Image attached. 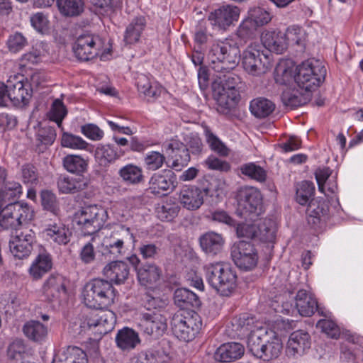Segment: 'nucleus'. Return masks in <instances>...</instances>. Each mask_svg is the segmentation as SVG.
<instances>
[{
  "mask_svg": "<svg viewBox=\"0 0 363 363\" xmlns=\"http://www.w3.org/2000/svg\"><path fill=\"white\" fill-rule=\"evenodd\" d=\"M282 344L278 337L274 336L271 340L267 338L264 345L262 355H259V359L269 361L277 358L280 354Z\"/></svg>",
  "mask_w": 363,
  "mask_h": 363,
  "instance_id": "47",
  "label": "nucleus"
},
{
  "mask_svg": "<svg viewBox=\"0 0 363 363\" xmlns=\"http://www.w3.org/2000/svg\"><path fill=\"white\" fill-rule=\"evenodd\" d=\"M41 202L43 208L57 216L60 211V208L55 195L50 191H43L41 192Z\"/></svg>",
  "mask_w": 363,
  "mask_h": 363,
  "instance_id": "60",
  "label": "nucleus"
},
{
  "mask_svg": "<svg viewBox=\"0 0 363 363\" xmlns=\"http://www.w3.org/2000/svg\"><path fill=\"white\" fill-rule=\"evenodd\" d=\"M0 226L5 230H16L18 228L22 225L21 221H17L15 218H12V213H16L17 210L14 208L11 211H4L3 207L0 208Z\"/></svg>",
  "mask_w": 363,
  "mask_h": 363,
  "instance_id": "58",
  "label": "nucleus"
},
{
  "mask_svg": "<svg viewBox=\"0 0 363 363\" xmlns=\"http://www.w3.org/2000/svg\"><path fill=\"white\" fill-rule=\"evenodd\" d=\"M122 153L110 145H99L95 150V158L99 165L108 166L118 159Z\"/></svg>",
  "mask_w": 363,
  "mask_h": 363,
  "instance_id": "35",
  "label": "nucleus"
},
{
  "mask_svg": "<svg viewBox=\"0 0 363 363\" xmlns=\"http://www.w3.org/2000/svg\"><path fill=\"white\" fill-rule=\"evenodd\" d=\"M262 43L267 50L277 54L283 53L288 46L284 33L280 30H265L262 33Z\"/></svg>",
  "mask_w": 363,
  "mask_h": 363,
  "instance_id": "25",
  "label": "nucleus"
},
{
  "mask_svg": "<svg viewBox=\"0 0 363 363\" xmlns=\"http://www.w3.org/2000/svg\"><path fill=\"white\" fill-rule=\"evenodd\" d=\"M164 147L169 159L172 161V168L179 171L188 164L191 157L189 149L184 144L177 140H172Z\"/></svg>",
  "mask_w": 363,
  "mask_h": 363,
  "instance_id": "20",
  "label": "nucleus"
},
{
  "mask_svg": "<svg viewBox=\"0 0 363 363\" xmlns=\"http://www.w3.org/2000/svg\"><path fill=\"white\" fill-rule=\"evenodd\" d=\"M169 357L162 352L155 351L149 354L133 357L128 363H168Z\"/></svg>",
  "mask_w": 363,
  "mask_h": 363,
  "instance_id": "52",
  "label": "nucleus"
},
{
  "mask_svg": "<svg viewBox=\"0 0 363 363\" xmlns=\"http://www.w3.org/2000/svg\"><path fill=\"white\" fill-rule=\"evenodd\" d=\"M82 295L87 307L103 309L114 303L116 289L108 280L93 279L85 284Z\"/></svg>",
  "mask_w": 363,
  "mask_h": 363,
  "instance_id": "2",
  "label": "nucleus"
},
{
  "mask_svg": "<svg viewBox=\"0 0 363 363\" xmlns=\"http://www.w3.org/2000/svg\"><path fill=\"white\" fill-rule=\"evenodd\" d=\"M206 140L211 148L221 156H228L229 149L213 133L206 131Z\"/></svg>",
  "mask_w": 363,
  "mask_h": 363,
  "instance_id": "64",
  "label": "nucleus"
},
{
  "mask_svg": "<svg viewBox=\"0 0 363 363\" xmlns=\"http://www.w3.org/2000/svg\"><path fill=\"white\" fill-rule=\"evenodd\" d=\"M311 347V337L308 333L298 330L292 333L288 340L286 354L290 358H298L304 354Z\"/></svg>",
  "mask_w": 363,
  "mask_h": 363,
  "instance_id": "18",
  "label": "nucleus"
},
{
  "mask_svg": "<svg viewBox=\"0 0 363 363\" xmlns=\"http://www.w3.org/2000/svg\"><path fill=\"white\" fill-rule=\"evenodd\" d=\"M52 363H88L86 354L81 348L69 346L59 352Z\"/></svg>",
  "mask_w": 363,
  "mask_h": 363,
  "instance_id": "31",
  "label": "nucleus"
},
{
  "mask_svg": "<svg viewBox=\"0 0 363 363\" xmlns=\"http://www.w3.org/2000/svg\"><path fill=\"white\" fill-rule=\"evenodd\" d=\"M231 71L215 72L216 74L212 84L213 98L217 101L218 111L223 113L234 108L240 99L236 87L241 83V79Z\"/></svg>",
  "mask_w": 363,
  "mask_h": 363,
  "instance_id": "1",
  "label": "nucleus"
},
{
  "mask_svg": "<svg viewBox=\"0 0 363 363\" xmlns=\"http://www.w3.org/2000/svg\"><path fill=\"white\" fill-rule=\"evenodd\" d=\"M145 26L146 20L145 17L138 16L134 18L125 29L124 42L130 45L138 42Z\"/></svg>",
  "mask_w": 363,
  "mask_h": 363,
  "instance_id": "36",
  "label": "nucleus"
},
{
  "mask_svg": "<svg viewBox=\"0 0 363 363\" xmlns=\"http://www.w3.org/2000/svg\"><path fill=\"white\" fill-rule=\"evenodd\" d=\"M21 192V186L19 183L8 182L0 189V208L6 205V203L16 202L15 200L19 198Z\"/></svg>",
  "mask_w": 363,
  "mask_h": 363,
  "instance_id": "43",
  "label": "nucleus"
},
{
  "mask_svg": "<svg viewBox=\"0 0 363 363\" xmlns=\"http://www.w3.org/2000/svg\"><path fill=\"white\" fill-rule=\"evenodd\" d=\"M296 307L302 316L312 315L318 308L316 299L305 290H299L296 296Z\"/></svg>",
  "mask_w": 363,
  "mask_h": 363,
  "instance_id": "32",
  "label": "nucleus"
},
{
  "mask_svg": "<svg viewBox=\"0 0 363 363\" xmlns=\"http://www.w3.org/2000/svg\"><path fill=\"white\" fill-rule=\"evenodd\" d=\"M60 13L65 16L74 17L84 11V0H57Z\"/></svg>",
  "mask_w": 363,
  "mask_h": 363,
  "instance_id": "44",
  "label": "nucleus"
},
{
  "mask_svg": "<svg viewBox=\"0 0 363 363\" xmlns=\"http://www.w3.org/2000/svg\"><path fill=\"white\" fill-rule=\"evenodd\" d=\"M174 300L175 304L182 308H197L201 305L199 296L186 288L177 289L174 291Z\"/></svg>",
  "mask_w": 363,
  "mask_h": 363,
  "instance_id": "37",
  "label": "nucleus"
},
{
  "mask_svg": "<svg viewBox=\"0 0 363 363\" xmlns=\"http://www.w3.org/2000/svg\"><path fill=\"white\" fill-rule=\"evenodd\" d=\"M201 320L198 313L184 314L178 311L170 319L173 334L180 340L189 342L194 340L201 328Z\"/></svg>",
  "mask_w": 363,
  "mask_h": 363,
  "instance_id": "8",
  "label": "nucleus"
},
{
  "mask_svg": "<svg viewBox=\"0 0 363 363\" xmlns=\"http://www.w3.org/2000/svg\"><path fill=\"white\" fill-rule=\"evenodd\" d=\"M258 43H251L243 52L242 64L244 69L250 74L259 76L269 69V60Z\"/></svg>",
  "mask_w": 363,
  "mask_h": 363,
  "instance_id": "10",
  "label": "nucleus"
},
{
  "mask_svg": "<svg viewBox=\"0 0 363 363\" xmlns=\"http://www.w3.org/2000/svg\"><path fill=\"white\" fill-rule=\"evenodd\" d=\"M62 163L67 171L77 174L85 172L88 167L87 160L76 155H67L63 158Z\"/></svg>",
  "mask_w": 363,
  "mask_h": 363,
  "instance_id": "45",
  "label": "nucleus"
},
{
  "mask_svg": "<svg viewBox=\"0 0 363 363\" xmlns=\"http://www.w3.org/2000/svg\"><path fill=\"white\" fill-rule=\"evenodd\" d=\"M257 27L262 26L271 21V15L264 9L257 7L250 9L247 16Z\"/></svg>",
  "mask_w": 363,
  "mask_h": 363,
  "instance_id": "61",
  "label": "nucleus"
},
{
  "mask_svg": "<svg viewBox=\"0 0 363 363\" xmlns=\"http://www.w3.org/2000/svg\"><path fill=\"white\" fill-rule=\"evenodd\" d=\"M10 102L16 106L26 105L32 96L30 84L23 76L14 75L7 80Z\"/></svg>",
  "mask_w": 363,
  "mask_h": 363,
  "instance_id": "14",
  "label": "nucleus"
},
{
  "mask_svg": "<svg viewBox=\"0 0 363 363\" xmlns=\"http://www.w3.org/2000/svg\"><path fill=\"white\" fill-rule=\"evenodd\" d=\"M137 87L138 91L143 94L148 101H154L157 99L162 89L157 84H152L147 77L140 75L137 78Z\"/></svg>",
  "mask_w": 363,
  "mask_h": 363,
  "instance_id": "40",
  "label": "nucleus"
},
{
  "mask_svg": "<svg viewBox=\"0 0 363 363\" xmlns=\"http://www.w3.org/2000/svg\"><path fill=\"white\" fill-rule=\"evenodd\" d=\"M241 173L259 182H264L267 179L266 170L254 162L244 164L240 167Z\"/></svg>",
  "mask_w": 363,
  "mask_h": 363,
  "instance_id": "49",
  "label": "nucleus"
},
{
  "mask_svg": "<svg viewBox=\"0 0 363 363\" xmlns=\"http://www.w3.org/2000/svg\"><path fill=\"white\" fill-rule=\"evenodd\" d=\"M139 325L141 330L152 339L162 337L167 328L166 318L158 311L142 313Z\"/></svg>",
  "mask_w": 363,
  "mask_h": 363,
  "instance_id": "12",
  "label": "nucleus"
},
{
  "mask_svg": "<svg viewBox=\"0 0 363 363\" xmlns=\"http://www.w3.org/2000/svg\"><path fill=\"white\" fill-rule=\"evenodd\" d=\"M257 238L262 242H272L275 239L277 225L272 218L260 219L256 223Z\"/></svg>",
  "mask_w": 363,
  "mask_h": 363,
  "instance_id": "41",
  "label": "nucleus"
},
{
  "mask_svg": "<svg viewBox=\"0 0 363 363\" xmlns=\"http://www.w3.org/2000/svg\"><path fill=\"white\" fill-rule=\"evenodd\" d=\"M7 355L9 359L16 361H26V345L23 340L16 339L9 344L7 349Z\"/></svg>",
  "mask_w": 363,
  "mask_h": 363,
  "instance_id": "53",
  "label": "nucleus"
},
{
  "mask_svg": "<svg viewBox=\"0 0 363 363\" xmlns=\"http://www.w3.org/2000/svg\"><path fill=\"white\" fill-rule=\"evenodd\" d=\"M107 218L108 213L104 208L90 205L77 211L73 221L84 235H92L102 228Z\"/></svg>",
  "mask_w": 363,
  "mask_h": 363,
  "instance_id": "6",
  "label": "nucleus"
},
{
  "mask_svg": "<svg viewBox=\"0 0 363 363\" xmlns=\"http://www.w3.org/2000/svg\"><path fill=\"white\" fill-rule=\"evenodd\" d=\"M61 145L65 147L79 150H86L88 146V143L81 137L67 132L62 133Z\"/></svg>",
  "mask_w": 363,
  "mask_h": 363,
  "instance_id": "54",
  "label": "nucleus"
},
{
  "mask_svg": "<svg viewBox=\"0 0 363 363\" xmlns=\"http://www.w3.org/2000/svg\"><path fill=\"white\" fill-rule=\"evenodd\" d=\"M115 323V314L111 311L99 312L97 333L100 335L108 333L114 328Z\"/></svg>",
  "mask_w": 363,
  "mask_h": 363,
  "instance_id": "50",
  "label": "nucleus"
},
{
  "mask_svg": "<svg viewBox=\"0 0 363 363\" xmlns=\"http://www.w3.org/2000/svg\"><path fill=\"white\" fill-rule=\"evenodd\" d=\"M44 233L48 240L59 245H67L72 235L69 229L59 218L50 220L45 225Z\"/></svg>",
  "mask_w": 363,
  "mask_h": 363,
  "instance_id": "19",
  "label": "nucleus"
},
{
  "mask_svg": "<svg viewBox=\"0 0 363 363\" xmlns=\"http://www.w3.org/2000/svg\"><path fill=\"white\" fill-rule=\"evenodd\" d=\"M199 243L206 254L216 255L222 251L225 239L221 234L209 231L200 237Z\"/></svg>",
  "mask_w": 363,
  "mask_h": 363,
  "instance_id": "27",
  "label": "nucleus"
},
{
  "mask_svg": "<svg viewBox=\"0 0 363 363\" xmlns=\"http://www.w3.org/2000/svg\"><path fill=\"white\" fill-rule=\"evenodd\" d=\"M235 321L238 329H240L243 333L251 334L254 331H257V328H262L257 326L255 318L247 313L240 315Z\"/></svg>",
  "mask_w": 363,
  "mask_h": 363,
  "instance_id": "57",
  "label": "nucleus"
},
{
  "mask_svg": "<svg viewBox=\"0 0 363 363\" xmlns=\"http://www.w3.org/2000/svg\"><path fill=\"white\" fill-rule=\"evenodd\" d=\"M23 332L30 340L41 342L48 335V328L38 320H29L24 324Z\"/></svg>",
  "mask_w": 363,
  "mask_h": 363,
  "instance_id": "33",
  "label": "nucleus"
},
{
  "mask_svg": "<svg viewBox=\"0 0 363 363\" xmlns=\"http://www.w3.org/2000/svg\"><path fill=\"white\" fill-rule=\"evenodd\" d=\"M207 190L196 186H184L179 192V201L181 205L189 211L199 209L203 203L204 196Z\"/></svg>",
  "mask_w": 363,
  "mask_h": 363,
  "instance_id": "21",
  "label": "nucleus"
},
{
  "mask_svg": "<svg viewBox=\"0 0 363 363\" xmlns=\"http://www.w3.org/2000/svg\"><path fill=\"white\" fill-rule=\"evenodd\" d=\"M315 188L313 182L303 181L297 184L296 201L302 206L308 204L312 199H314L313 197L315 194Z\"/></svg>",
  "mask_w": 363,
  "mask_h": 363,
  "instance_id": "46",
  "label": "nucleus"
},
{
  "mask_svg": "<svg viewBox=\"0 0 363 363\" xmlns=\"http://www.w3.org/2000/svg\"><path fill=\"white\" fill-rule=\"evenodd\" d=\"M245 353L244 346L238 342L221 345L215 352L214 358L220 362H232L240 359Z\"/></svg>",
  "mask_w": 363,
  "mask_h": 363,
  "instance_id": "24",
  "label": "nucleus"
},
{
  "mask_svg": "<svg viewBox=\"0 0 363 363\" xmlns=\"http://www.w3.org/2000/svg\"><path fill=\"white\" fill-rule=\"evenodd\" d=\"M103 274L106 280L110 283L122 284L128 278L130 268L128 264L123 261H113L107 264L103 269Z\"/></svg>",
  "mask_w": 363,
  "mask_h": 363,
  "instance_id": "22",
  "label": "nucleus"
},
{
  "mask_svg": "<svg viewBox=\"0 0 363 363\" xmlns=\"http://www.w3.org/2000/svg\"><path fill=\"white\" fill-rule=\"evenodd\" d=\"M35 233L31 230L21 231L9 241V248L13 255L22 259L27 258L33 250Z\"/></svg>",
  "mask_w": 363,
  "mask_h": 363,
  "instance_id": "15",
  "label": "nucleus"
},
{
  "mask_svg": "<svg viewBox=\"0 0 363 363\" xmlns=\"http://www.w3.org/2000/svg\"><path fill=\"white\" fill-rule=\"evenodd\" d=\"M267 332L265 328H257L249 334L247 339V348L250 353L257 358L262 355V350L266 339H267Z\"/></svg>",
  "mask_w": 363,
  "mask_h": 363,
  "instance_id": "38",
  "label": "nucleus"
},
{
  "mask_svg": "<svg viewBox=\"0 0 363 363\" xmlns=\"http://www.w3.org/2000/svg\"><path fill=\"white\" fill-rule=\"evenodd\" d=\"M42 293L45 301H59L61 296L66 293L65 278L59 274H50L43 285Z\"/></svg>",
  "mask_w": 363,
  "mask_h": 363,
  "instance_id": "17",
  "label": "nucleus"
},
{
  "mask_svg": "<svg viewBox=\"0 0 363 363\" xmlns=\"http://www.w3.org/2000/svg\"><path fill=\"white\" fill-rule=\"evenodd\" d=\"M104 48V41L91 33L79 35L74 41L72 50L75 57L81 61H89L99 56Z\"/></svg>",
  "mask_w": 363,
  "mask_h": 363,
  "instance_id": "9",
  "label": "nucleus"
},
{
  "mask_svg": "<svg viewBox=\"0 0 363 363\" xmlns=\"http://www.w3.org/2000/svg\"><path fill=\"white\" fill-rule=\"evenodd\" d=\"M137 274L141 285L152 288L160 281L162 270L155 264L146 263L137 269Z\"/></svg>",
  "mask_w": 363,
  "mask_h": 363,
  "instance_id": "29",
  "label": "nucleus"
},
{
  "mask_svg": "<svg viewBox=\"0 0 363 363\" xmlns=\"http://www.w3.org/2000/svg\"><path fill=\"white\" fill-rule=\"evenodd\" d=\"M295 81L298 86L306 91L318 87L326 75V69L321 62L308 59L297 67Z\"/></svg>",
  "mask_w": 363,
  "mask_h": 363,
  "instance_id": "7",
  "label": "nucleus"
},
{
  "mask_svg": "<svg viewBox=\"0 0 363 363\" xmlns=\"http://www.w3.org/2000/svg\"><path fill=\"white\" fill-rule=\"evenodd\" d=\"M67 115V109L62 101L56 99L53 101L51 109L49 112V118L55 121L57 126L63 130L62 121Z\"/></svg>",
  "mask_w": 363,
  "mask_h": 363,
  "instance_id": "55",
  "label": "nucleus"
},
{
  "mask_svg": "<svg viewBox=\"0 0 363 363\" xmlns=\"http://www.w3.org/2000/svg\"><path fill=\"white\" fill-rule=\"evenodd\" d=\"M6 45L10 52L16 53L23 49L27 45V40L22 33L16 32L9 35Z\"/></svg>",
  "mask_w": 363,
  "mask_h": 363,
  "instance_id": "63",
  "label": "nucleus"
},
{
  "mask_svg": "<svg viewBox=\"0 0 363 363\" xmlns=\"http://www.w3.org/2000/svg\"><path fill=\"white\" fill-rule=\"evenodd\" d=\"M206 277L211 286L223 296H230L237 286V275L228 265L220 262L206 267Z\"/></svg>",
  "mask_w": 363,
  "mask_h": 363,
  "instance_id": "5",
  "label": "nucleus"
},
{
  "mask_svg": "<svg viewBox=\"0 0 363 363\" xmlns=\"http://www.w3.org/2000/svg\"><path fill=\"white\" fill-rule=\"evenodd\" d=\"M165 157L162 153L151 151L145 157V164L147 169L155 171L161 168L165 162Z\"/></svg>",
  "mask_w": 363,
  "mask_h": 363,
  "instance_id": "59",
  "label": "nucleus"
},
{
  "mask_svg": "<svg viewBox=\"0 0 363 363\" xmlns=\"http://www.w3.org/2000/svg\"><path fill=\"white\" fill-rule=\"evenodd\" d=\"M231 257L238 267L251 270L257 264L258 256L254 245L246 241H239L231 247Z\"/></svg>",
  "mask_w": 363,
  "mask_h": 363,
  "instance_id": "11",
  "label": "nucleus"
},
{
  "mask_svg": "<svg viewBox=\"0 0 363 363\" xmlns=\"http://www.w3.org/2000/svg\"><path fill=\"white\" fill-rule=\"evenodd\" d=\"M14 208L16 212L12 213V218H15L17 221H21L23 225L32 220L34 218V211L28 203L25 202H11L3 206L4 211H11Z\"/></svg>",
  "mask_w": 363,
  "mask_h": 363,
  "instance_id": "34",
  "label": "nucleus"
},
{
  "mask_svg": "<svg viewBox=\"0 0 363 363\" xmlns=\"http://www.w3.org/2000/svg\"><path fill=\"white\" fill-rule=\"evenodd\" d=\"M281 99L286 106L292 108L306 104V99L299 94L298 91H285L282 94Z\"/></svg>",
  "mask_w": 363,
  "mask_h": 363,
  "instance_id": "62",
  "label": "nucleus"
},
{
  "mask_svg": "<svg viewBox=\"0 0 363 363\" xmlns=\"http://www.w3.org/2000/svg\"><path fill=\"white\" fill-rule=\"evenodd\" d=\"M119 175L123 180L130 184L140 183L143 180V170L134 164H127L119 170Z\"/></svg>",
  "mask_w": 363,
  "mask_h": 363,
  "instance_id": "48",
  "label": "nucleus"
},
{
  "mask_svg": "<svg viewBox=\"0 0 363 363\" xmlns=\"http://www.w3.org/2000/svg\"><path fill=\"white\" fill-rule=\"evenodd\" d=\"M238 204L245 213L258 216L262 208V196L260 191L254 187H244L238 193Z\"/></svg>",
  "mask_w": 363,
  "mask_h": 363,
  "instance_id": "16",
  "label": "nucleus"
},
{
  "mask_svg": "<svg viewBox=\"0 0 363 363\" xmlns=\"http://www.w3.org/2000/svg\"><path fill=\"white\" fill-rule=\"evenodd\" d=\"M240 14L238 6L225 4L211 11L208 16L211 25L220 30H227L237 22Z\"/></svg>",
  "mask_w": 363,
  "mask_h": 363,
  "instance_id": "13",
  "label": "nucleus"
},
{
  "mask_svg": "<svg viewBox=\"0 0 363 363\" xmlns=\"http://www.w3.org/2000/svg\"><path fill=\"white\" fill-rule=\"evenodd\" d=\"M284 35L288 44L298 45H304L307 37L305 30L295 25L288 27Z\"/></svg>",
  "mask_w": 363,
  "mask_h": 363,
  "instance_id": "51",
  "label": "nucleus"
},
{
  "mask_svg": "<svg viewBox=\"0 0 363 363\" xmlns=\"http://www.w3.org/2000/svg\"><path fill=\"white\" fill-rule=\"evenodd\" d=\"M115 341L117 347L123 352H129L140 343L138 333L128 327L118 330Z\"/></svg>",
  "mask_w": 363,
  "mask_h": 363,
  "instance_id": "30",
  "label": "nucleus"
},
{
  "mask_svg": "<svg viewBox=\"0 0 363 363\" xmlns=\"http://www.w3.org/2000/svg\"><path fill=\"white\" fill-rule=\"evenodd\" d=\"M275 104L270 100L258 97L251 101L250 110L252 115L259 118L269 116L274 110Z\"/></svg>",
  "mask_w": 363,
  "mask_h": 363,
  "instance_id": "42",
  "label": "nucleus"
},
{
  "mask_svg": "<svg viewBox=\"0 0 363 363\" xmlns=\"http://www.w3.org/2000/svg\"><path fill=\"white\" fill-rule=\"evenodd\" d=\"M135 238L130 228L124 225L116 227L108 236H106L101 243V252L110 258H119L125 256L134 247Z\"/></svg>",
  "mask_w": 363,
  "mask_h": 363,
  "instance_id": "3",
  "label": "nucleus"
},
{
  "mask_svg": "<svg viewBox=\"0 0 363 363\" xmlns=\"http://www.w3.org/2000/svg\"><path fill=\"white\" fill-rule=\"evenodd\" d=\"M176 183L174 173L170 169H165L162 173H155L151 177L149 182L150 189L155 194H160L161 191H172Z\"/></svg>",
  "mask_w": 363,
  "mask_h": 363,
  "instance_id": "23",
  "label": "nucleus"
},
{
  "mask_svg": "<svg viewBox=\"0 0 363 363\" xmlns=\"http://www.w3.org/2000/svg\"><path fill=\"white\" fill-rule=\"evenodd\" d=\"M52 259L49 254H39L29 269V274L33 279H40L52 268Z\"/></svg>",
  "mask_w": 363,
  "mask_h": 363,
  "instance_id": "39",
  "label": "nucleus"
},
{
  "mask_svg": "<svg viewBox=\"0 0 363 363\" xmlns=\"http://www.w3.org/2000/svg\"><path fill=\"white\" fill-rule=\"evenodd\" d=\"M258 27L247 17L238 26L236 35L240 39L246 41L253 38Z\"/></svg>",
  "mask_w": 363,
  "mask_h": 363,
  "instance_id": "56",
  "label": "nucleus"
},
{
  "mask_svg": "<svg viewBox=\"0 0 363 363\" xmlns=\"http://www.w3.org/2000/svg\"><path fill=\"white\" fill-rule=\"evenodd\" d=\"M208 59L210 67L215 72L233 70L238 64L240 50L226 41H217L209 48Z\"/></svg>",
  "mask_w": 363,
  "mask_h": 363,
  "instance_id": "4",
  "label": "nucleus"
},
{
  "mask_svg": "<svg viewBox=\"0 0 363 363\" xmlns=\"http://www.w3.org/2000/svg\"><path fill=\"white\" fill-rule=\"evenodd\" d=\"M329 211L328 203L323 200L312 199L306 210L307 220L313 228L324 222Z\"/></svg>",
  "mask_w": 363,
  "mask_h": 363,
  "instance_id": "26",
  "label": "nucleus"
},
{
  "mask_svg": "<svg viewBox=\"0 0 363 363\" xmlns=\"http://www.w3.org/2000/svg\"><path fill=\"white\" fill-rule=\"evenodd\" d=\"M89 180L81 175L61 176L57 180L59 191L63 194H75L87 188Z\"/></svg>",
  "mask_w": 363,
  "mask_h": 363,
  "instance_id": "28",
  "label": "nucleus"
}]
</instances>
